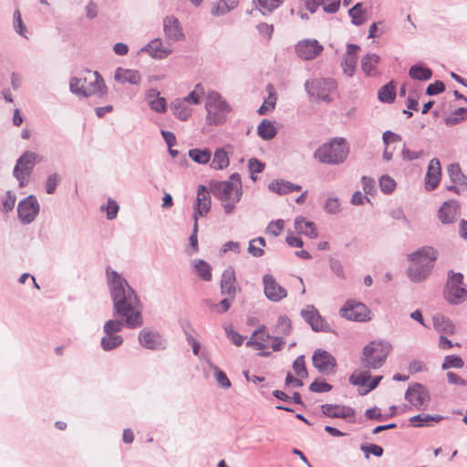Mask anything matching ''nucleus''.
Returning <instances> with one entry per match:
<instances>
[{"instance_id": "nucleus-34", "label": "nucleus", "mask_w": 467, "mask_h": 467, "mask_svg": "<svg viewBox=\"0 0 467 467\" xmlns=\"http://www.w3.org/2000/svg\"><path fill=\"white\" fill-rule=\"evenodd\" d=\"M295 228L299 234H305L310 238L317 237V231L316 229L315 223L306 221L304 217L296 218Z\"/></svg>"}, {"instance_id": "nucleus-18", "label": "nucleus", "mask_w": 467, "mask_h": 467, "mask_svg": "<svg viewBox=\"0 0 467 467\" xmlns=\"http://www.w3.org/2000/svg\"><path fill=\"white\" fill-rule=\"evenodd\" d=\"M211 210V196L207 188L200 185L197 190L196 201L194 203L193 219L198 223V217H203Z\"/></svg>"}, {"instance_id": "nucleus-56", "label": "nucleus", "mask_w": 467, "mask_h": 467, "mask_svg": "<svg viewBox=\"0 0 467 467\" xmlns=\"http://www.w3.org/2000/svg\"><path fill=\"white\" fill-rule=\"evenodd\" d=\"M275 95L272 91H269L268 98L265 99L263 105L257 110L258 114L265 115L268 110L273 109L275 106Z\"/></svg>"}, {"instance_id": "nucleus-19", "label": "nucleus", "mask_w": 467, "mask_h": 467, "mask_svg": "<svg viewBox=\"0 0 467 467\" xmlns=\"http://www.w3.org/2000/svg\"><path fill=\"white\" fill-rule=\"evenodd\" d=\"M321 409L323 414L327 417L344 419L351 423L355 422V410L349 406L324 404Z\"/></svg>"}, {"instance_id": "nucleus-64", "label": "nucleus", "mask_w": 467, "mask_h": 467, "mask_svg": "<svg viewBox=\"0 0 467 467\" xmlns=\"http://www.w3.org/2000/svg\"><path fill=\"white\" fill-rule=\"evenodd\" d=\"M361 450L365 452L367 459L369 457V454L377 457H380L383 454V448L377 444L361 445Z\"/></svg>"}, {"instance_id": "nucleus-28", "label": "nucleus", "mask_w": 467, "mask_h": 467, "mask_svg": "<svg viewBox=\"0 0 467 467\" xmlns=\"http://www.w3.org/2000/svg\"><path fill=\"white\" fill-rule=\"evenodd\" d=\"M146 100L151 110L157 113H163L166 111V99L163 97H161L160 92L157 89H149L146 94Z\"/></svg>"}, {"instance_id": "nucleus-49", "label": "nucleus", "mask_w": 467, "mask_h": 467, "mask_svg": "<svg viewBox=\"0 0 467 467\" xmlns=\"http://www.w3.org/2000/svg\"><path fill=\"white\" fill-rule=\"evenodd\" d=\"M203 93V88L202 84H197L194 89L190 92L186 97L180 98L187 105H198L201 101V95Z\"/></svg>"}, {"instance_id": "nucleus-33", "label": "nucleus", "mask_w": 467, "mask_h": 467, "mask_svg": "<svg viewBox=\"0 0 467 467\" xmlns=\"http://www.w3.org/2000/svg\"><path fill=\"white\" fill-rule=\"evenodd\" d=\"M171 109L177 119L183 121L188 119L192 113L191 107L185 104V102L180 99V98L171 101Z\"/></svg>"}, {"instance_id": "nucleus-17", "label": "nucleus", "mask_w": 467, "mask_h": 467, "mask_svg": "<svg viewBox=\"0 0 467 467\" xmlns=\"http://www.w3.org/2000/svg\"><path fill=\"white\" fill-rule=\"evenodd\" d=\"M461 214L460 203L456 200L444 202L438 211V218L442 224H451Z\"/></svg>"}, {"instance_id": "nucleus-44", "label": "nucleus", "mask_w": 467, "mask_h": 467, "mask_svg": "<svg viewBox=\"0 0 467 467\" xmlns=\"http://www.w3.org/2000/svg\"><path fill=\"white\" fill-rule=\"evenodd\" d=\"M378 98L381 102L391 103L396 98L395 87L389 82L381 87L378 91Z\"/></svg>"}, {"instance_id": "nucleus-43", "label": "nucleus", "mask_w": 467, "mask_h": 467, "mask_svg": "<svg viewBox=\"0 0 467 467\" xmlns=\"http://www.w3.org/2000/svg\"><path fill=\"white\" fill-rule=\"evenodd\" d=\"M348 16L351 17V23L355 26H361L365 23V9L361 3H357L348 10Z\"/></svg>"}, {"instance_id": "nucleus-1", "label": "nucleus", "mask_w": 467, "mask_h": 467, "mask_svg": "<svg viewBox=\"0 0 467 467\" xmlns=\"http://www.w3.org/2000/svg\"><path fill=\"white\" fill-rule=\"evenodd\" d=\"M106 274L113 301L114 316L122 317V320H108L103 327L104 333L118 334L124 325L129 328L141 327L142 305L135 291L115 270L108 268Z\"/></svg>"}, {"instance_id": "nucleus-41", "label": "nucleus", "mask_w": 467, "mask_h": 467, "mask_svg": "<svg viewBox=\"0 0 467 467\" xmlns=\"http://www.w3.org/2000/svg\"><path fill=\"white\" fill-rule=\"evenodd\" d=\"M229 165V157L227 152L223 149H217L214 152L211 167L214 170H223Z\"/></svg>"}, {"instance_id": "nucleus-12", "label": "nucleus", "mask_w": 467, "mask_h": 467, "mask_svg": "<svg viewBox=\"0 0 467 467\" xmlns=\"http://www.w3.org/2000/svg\"><path fill=\"white\" fill-rule=\"evenodd\" d=\"M405 400L415 409H426L431 396L428 389L420 383L410 385L405 392Z\"/></svg>"}, {"instance_id": "nucleus-9", "label": "nucleus", "mask_w": 467, "mask_h": 467, "mask_svg": "<svg viewBox=\"0 0 467 467\" xmlns=\"http://www.w3.org/2000/svg\"><path fill=\"white\" fill-rule=\"evenodd\" d=\"M307 94L312 98L330 102V94L337 88V82L332 78H317L305 83Z\"/></svg>"}, {"instance_id": "nucleus-38", "label": "nucleus", "mask_w": 467, "mask_h": 467, "mask_svg": "<svg viewBox=\"0 0 467 467\" xmlns=\"http://www.w3.org/2000/svg\"><path fill=\"white\" fill-rule=\"evenodd\" d=\"M257 134L263 140H269L275 138L276 130L270 120L265 119L257 127Z\"/></svg>"}, {"instance_id": "nucleus-47", "label": "nucleus", "mask_w": 467, "mask_h": 467, "mask_svg": "<svg viewBox=\"0 0 467 467\" xmlns=\"http://www.w3.org/2000/svg\"><path fill=\"white\" fill-rule=\"evenodd\" d=\"M358 57L357 56H344L341 61V67L343 73L351 78L354 76L357 67Z\"/></svg>"}, {"instance_id": "nucleus-20", "label": "nucleus", "mask_w": 467, "mask_h": 467, "mask_svg": "<svg viewBox=\"0 0 467 467\" xmlns=\"http://www.w3.org/2000/svg\"><path fill=\"white\" fill-rule=\"evenodd\" d=\"M163 32L168 40L178 42L185 39L181 22L173 16L164 17Z\"/></svg>"}, {"instance_id": "nucleus-30", "label": "nucleus", "mask_w": 467, "mask_h": 467, "mask_svg": "<svg viewBox=\"0 0 467 467\" xmlns=\"http://www.w3.org/2000/svg\"><path fill=\"white\" fill-rule=\"evenodd\" d=\"M443 420L441 415H430L426 413H420L412 416L409 419L410 425L414 428L431 427L434 423H438Z\"/></svg>"}, {"instance_id": "nucleus-13", "label": "nucleus", "mask_w": 467, "mask_h": 467, "mask_svg": "<svg viewBox=\"0 0 467 467\" xmlns=\"http://www.w3.org/2000/svg\"><path fill=\"white\" fill-rule=\"evenodd\" d=\"M272 331L275 336H273L271 348L273 351H279L285 344L284 337L288 336L292 331V322L290 318L286 316H280L277 322L273 327Z\"/></svg>"}, {"instance_id": "nucleus-31", "label": "nucleus", "mask_w": 467, "mask_h": 467, "mask_svg": "<svg viewBox=\"0 0 467 467\" xmlns=\"http://www.w3.org/2000/svg\"><path fill=\"white\" fill-rule=\"evenodd\" d=\"M380 57L375 53H368L361 59V69L367 77H376L379 72L377 66Z\"/></svg>"}, {"instance_id": "nucleus-37", "label": "nucleus", "mask_w": 467, "mask_h": 467, "mask_svg": "<svg viewBox=\"0 0 467 467\" xmlns=\"http://www.w3.org/2000/svg\"><path fill=\"white\" fill-rule=\"evenodd\" d=\"M123 343V337L118 334H105L101 338V348L105 351H110L119 348Z\"/></svg>"}, {"instance_id": "nucleus-39", "label": "nucleus", "mask_w": 467, "mask_h": 467, "mask_svg": "<svg viewBox=\"0 0 467 467\" xmlns=\"http://www.w3.org/2000/svg\"><path fill=\"white\" fill-rule=\"evenodd\" d=\"M409 76L415 80H429L431 78L432 72L421 65H413L409 70Z\"/></svg>"}, {"instance_id": "nucleus-6", "label": "nucleus", "mask_w": 467, "mask_h": 467, "mask_svg": "<svg viewBox=\"0 0 467 467\" xmlns=\"http://www.w3.org/2000/svg\"><path fill=\"white\" fill-rule=\"evenodd\" d=\"M444 298L451 305H460L467 299V289L463 275L452 270L448 272V278L443 291Z\"/></svg>"}, {"instance_id": "nucleus-46", "label": "nucleus", "mask_w": 467, "mask_h": 467, "mask_svg": "<svg viewBox=\"0 0 467 467\" xmlns=\"http://www.w3.org/2000/svg\"><path fill=\"white\" fill-rule=\"evenodd\" d=\"M189 157L197 163L206 164L211 160V150L208 149H192L189 150Z\"/></svg>"}, {"instance_id": "nucleus-27", "label": "nucleus", "mask_w": 467, "mask_h": 467, "mask_svg": "<svg viewBox=\"0 0 467 467\" xmlns=\"http://www.w3.org/2000/svg\"><path fill=\"white\" fill-rule=\"evenodd\" d=\"M236 278L234 270L231 267L225 269L221 278V294L234 298L236 295Z\"/></svg>"}, {"instance_id": "nucleus-54", "label": "nucleus", "mask_w": 467, "mask_h": 467, "mask_svg": "<svg viewBox=\"0 0 467 467\" xmlns=\"http://www.w3.org/2000/svg\"><path fill=\"white\" fill-rule=\"evenodd\" d=\"M380 190L385 193H391L396 187L395 181L389 175H383L379 179Z\"/></svg>"}, {"instance_id": "nucleus-53", "label": "nucleus", "mask_w": 467, "mask_h": 467, "mask_svg": "<svg viewBox=\"0 0 467 467\" xmlns=\"http://www.w3.org/2000/svg\"><path fill=\"white\" fill-rule=\"evenodd\" d=\"M324 210L329 214H337L340 213L341 207L337 198L329 197L324 204Z\"/></svg>"}, {"instance_id": "nucleus-58", "label": "nucleus", "mask_w": 467, "mask_h": 467, "mask_svg": "<svg viewBox=\"0 0 467 467\" xmlns=\"http://www.w3.org/2000/svg\"><path fill=\"white\" fill-rule=\"evenodd\" d=\"M293 369L297 377L306 378L307 371L305 365L304 356H299L293 363Z\"/></svg>"}, {"instance_id": "nucleus-48", "label": "nucleus", "mask_w": 467, "mask_h": 467, "mask_svg": "<svg viewBox=\"0 0 467 467\" xmlns=\"http://www.w3.org/2000/svg\"><path fill=\"white\" fill-rule=\"evenodd\" d=\"M16 202V196L15 192L12 191H7L2 197H1V211L5 213H7L11 212Z\"/></svg>"}, {"instance_id": "nucleus-62", "label": "nucleus", "mask_w": 467, "mask_h": 467, "mask_svg": "<svg viewBox=\"0 0 467 467\" xmlns=\"http://www.w3.org/2000/svg\"><path fill=\"white\" fill-rule=\"evenodd\" d=\"M248 168L251 173V179L255 181L256 178L254 176V174L261 173L265 169V163L255 158H252L248 161Z\"/></svg>"}, {"instance_id": "nucleus-59", "label": "nucleus", "mask_w": 467, "mask_h": 467, "mask_svg": "<svg viewBox=\"0 0 467 467\" xmlns=\"http://www.w3.org/2000/svg\"><path fill=\"white\" fill-rule=\"evenodd\" d=\"M264 12L271 13L279 7L285 0H256Z\"/></svg>"}, {"instance_id": "nucleus-21", "label": "nucleus", "mask_w": 467, "mask_h": 467, "mask_svg": "<svg viewBox=\"0 0 467 467\" xmlns=\"http://www.w3.org/2000/svg\"><path fill=\"white\" fill-rule=\"evenodd\" d=\"M313 365L317 370L328 374L336 366L334 357L326 350L317 349L312 357Z\"/></svg>"}, {"instance_id": "nucleus-51", "label": "nucleus", "mask_w": 467, "mask_h": 467, "mask_svg": "<svg viewBox=\"0 0 467 467\" xmlns=\"http://www.w3.org/2000/svg\"><path fill=\"white\" fill-rule=\"evenodd\" d=\"M463 119H467V108H459L455 109L451 115L446 118L445 122L447 125L452 126Z\"/></svg>"}, {"instance_id": "nucleus-61", "label": "nucleus", "mask_w": 467, "mask_h": 467, "mask_svg": "<svg viewBox=\"0 0 467 467\" xmlns=\"http://www.w3.org/2000/svg\"><path fill=\"white\" fill-rule=\"evenodd\" d=\"M235 6L234 2L231 3V5H228L226 0H220L216 6L213 8L212 13L215 16H222L229 12Z\"/></svg>"}, {"instance_id": "nucleus-22", "label": "nucleus", "mask_w": 467, "mask_h": 467, "mask_svg": "<svg viewBox=\"0 0 467 467\" xmlns=\"http://www.w3.org/2000/svg\"><path fill=\"white\" fill-rule=\"evenodd\" d=\"M139 341L140 345L148 349H164V342L161 335L148 328L142 329L139 334Z\"/></svg>"}, {"instance_id": "nucleus-40", "label": "nucleus", "mask_w": 467, "mask_h": 467, "mask_svg": "<svg viewBox=\"0 0 467 467\" xmlns=\"http://www.w3.org/2000/svg\"><path fill=\"white\" fill-rule=\"evenodd\" d=\"M193 267L196 274L204 281L212 280V267L206 261L197 259L193 262Z\"/></svg>"}, {"instance_id": "nucleus-16", "label": "nucleus", "mask_w": 467, "mask_h": 467, "mask_svg": "<svg viewBox=\"0 0 467 467\" xmlns=\"http://www.w3.org/2000/svg\"><path fill=\"white\" fill-rule=\"evenodd\" d=\"M83 79L86 80L84 84V92L86 98L97 95L99 97H104L107 94V88L101 76L97 72H88V76Z\"/></svg>"}, {"instance_id": "nucleus-10", "label": "nucleus", "mask_w": 467, "mask_h": 467, "mask_svg": "<svg viewBox=\"0 0 467 467\" xmlns=\"http://www.w3.org/2000/svg\"><path fill=\"white\" fill-rule=\"evenodd\" d=\"M339 314L345 319L355 322H367L371 320V311L363 303L356 300H348L339 309Z\"/></svg>"}, {"instance_id": "nucleus-29", "label": "nucleus", "mask_w": 467, "mask_h": 467, "mask_svg": "<svg viewBox=\"0 0 467 467\" xmlns=\"http://www.w3.org/2000/svg\"><path fill=\"white\" fill-rule=\"evenodd\" d=\"M114 78L121 84L138 85L140 82L141 77L138 70L118 67L115 71Z\"/></svg>"}, {"instance_id": "nucleus-42", "label": "nucleus", "mask_w": 467, "mask_h": 467, "mask_svg": "<svg viewBox=\"0 0 467 467\" xmlns=\"http://www.w3.org/2000/svg\"><path fill=\"white\" fill-rule=\"evenodd\" d=\"M205 362L209 368L213 371L214 377L218 384L223 389L230 388L231 381L227 378L226 374L223 371H222L216 365H214L209 358H205Z\"/></svg>"}, {"instance_id": "nucleus-2", "label": "nucleus", "mask_w": 467, "mask_h": 467, "mask_svg": "<svg viewBox=\"0 0 467 467\" xmlns=\"http://www.w3.org/2000/svg\"><path fill=\"white\" fill-rule=\"evenodd\" d=\"M436 258V251L430 246H424L410 254L409 259L411 265L407 270L410 280L415 283L425 280L431 274Z\"/></svg>"}, {"instance_id": "nucleus-55", "label": "nucleus", "mask_w": 467, "mask_h": 467, "mask_svg": "<svg viewBox=\"0 0 467 467\" xmlns=\"http://www.w3.org/2000/svg\"><path fill=\"white\" fill-rule=\"evenodd\" d=\"M329 268L331 272L337 275L338 278L344 280L346 279V275L344 271V267L342 263L338 259L330 258L329 259Z\"/></svg>"}, {"instance_id": "nucleus-32", "label": "nucleus", "mask_w": 467, "mask_h": 467, "mask_svg": "<svg viewBox=\"0 0 467 467\" xmlns=\"http://www.w3.org/2000/svg\"><path fill=\"white\" fill-rule=\"evenodd\" d=\"M268 189L280 195L287 194L292 192L301 191L302 187L285 180H275L269 183Z\"/></svg>"}, {"instance_id": "nucleus-3", "label": "nucleus", "mask_w": 467, "mask_h": 467, "mask_svg": "<svg viewBox=\"0 0 467 467\" xmlns=\"http://www.w3.org/2000/svg\"><path fill=\"white\" fill-rule=\"evenodd\" d=\"M392 350L391 344L384 339L370 341L363 348L360 360L364 368L378 369L381 368Z\"/></svg>"}, {"instance_id": "nucleus-5", "label": "nucleus", "mask_w": 467, "mask_h": 467, "mask_svg": "<svg viewBox=\"0 0 467 467\" xmlns=\"http://www.w3.org/2000/svg\"><path fill=\"white\" fill-rule=\"evenodd\" d=\"M205 109L207 124L221 125L226 121L231 107L217 91H210L206 97Z\"/></svg>"}, {"instance_id": "nucleus-36", "label": "nucleus", "mask_w": 467, "mask_h": 467, "mask_svg": "<svg viewBox=\"0 0 467 467\" xmlns=\"http://www.w3.org/2000/svg\"><path fill=\"white\" fill-rule=\"evenodd\" d=\"M448 174L452 183H457L463 191H467V176L462 172L459 164H450L448 167Z\"/></svg>"}, {"instance_id": "nucleus-26", "label": "nucleus", "mask_w": 467, "mask_h": 467, "mask_svg": "<svg viewBox=\"0 0 467 467\" xmlns=\"http://www.w3.org/2000/svg\"><path fill=\"white\" fill-rule=\"evenodd\" d=\"M140 51L148 53L152 58L164 59L171 54L172 49L169 47H164L161 38H154L143 47Z\"/></svg>"}, {"instance_id": "nucleus-15", "label": "nucleus", "mask_w": 467, "mask_h": 467, "mask_svg": "<svg viewBox=\"0 0 467 467\" xmlns=\"http://www.w3.org/2000/svg\"><path fill=\"white\" fill-rule=\"evenodd\" d=\"M263 285L265 296L272 302H280L287 296L285 288L281 286L270 274L263 276Z\"/></svg>"}, {"instance_id": "nucleus-8", "label": "nucleus", "mask_w": 467, "mask_h": 467, "mask_svg": "<svg viewBox=\"0 0 467 467\" xmlns=\"http://www.w3.org/2000/svg\"><path fill=\"white\" fill-rule=\"evenodd\" d=\"M43 157L34 151H25L16 161L13 174L19 182L20 187H24L28 182V178L36 163L42 161Z\"/></svg>"}, {"instance_id": "nucleus-24", "label": "nucleus", "mask_w": 467, "mask_h": 467, "mask_svg": "<svg viewBox=\"0 0 467 467\" xmlns=\"http://www.w3.org/2000/svg\"><path fill=\"white\" fill-rule=\"evenodd\" d=\"M301 316L314 331L318 332L326 330V321L314 306H306V308L301 310Z\"/></svg>"}, {"instance_id": "nucleus-25", "label": "nucleus", "mask_w": 467, "mask_h": 467, "mask_svg": "<svg viewBox=\"0 0 467 467\" xmlns=\"http://www.w3.org/2000/svg\"><path fill=\"white\" fill-rule=\"evenodd\" d=\"M441 178V162L437 158L431 160L425 176V189L434 190L440 183Z\"/></svg>"}, {"instance_id": "nucleus-57", "label": "nucleus", "mask_w": 467, "mask_h": 467, "mask_svg": "<svg viewBox=\"0 0 467 467\" xmlns=\"http://www.w3.org/2000/svg\"><path fill=\"white\" fill-rule=\"evenodd\" d=\"M285 225V222L282 219H278L276 221H272L266 227L265 233L277 236L280 234V233L283 231Z\"/></svg>"}, {"instance_id": "nucleus-23", "label": "nucleus", "mask_w": 467, "mask_h": 467, "mask_svg": "<svg viewBox=\"0 0 467 467\" xmlns=\"http://www.w3.org/2000/svg\"><path fill=\"white\" fill-rule=\"evenodd\" d=\"M270 340L273 342V336L267 332L265 326H261L253 332L250 339L246 342V346L253 347L256 350H263L268 347L271 348V344L268 343Z\"/></svg>"}, {"instance_id": "nucleus-45", "label": "nucleus", "mask_w": 467, "mask_h": 467, "mask_svg": "<svg viewBox=\"0 0 467 467\" xmlns=\"http://www.w3.org/2000/svg\"><path fill=\"white\" fill-rule=\"evenodd\" d=\"M266 245L263 237H257L249 242L248 252L254 257H261L265 254L264 247Z\"/></svg>"}, {"instance_id": "nucleus-52", "label": "nucleus", "mask_w": 467, "mask_h": 467, "mask_svg": "<svg viewBox=\"0 0 467 467\" xmlns=\"http://www.w3.org/2000/svg\"><path fill=\"white\" fill-rule=\"evenodd\" d=\"M463 365L464 363L461 357L457 355H449L445 357L441 365V368L443 370L449 369L451 368H461L463 367Z\"/></svg>"}, {"instance_id": "nucleus-4", "label": "nucleus", "mask_w": 467, "mask_h": 467, "mask_svg": "<svg viewBox=\"0 0 467 467\" xmlns=\"http://www.w3.org/2000/svg\"><path fill=\"white\" fill-rule=\"evenodd\" d=\"M348 147L344 139H334L321 145L315 152L314 158L324 164L338 165L347 159Z\"/></svg>"}, {"instance_id": "nucleus-50", "label": "nucleus", "mask_w": 467, "mask_h": 467, "mask_svg": "<svg viewBox=\"0 0 467 467\" xmlns=\"http://www.w3.org/2000/svg\"><path fill=\"white\" fill-rule=\"evenodd\" d=\"M85 83L86 80L83 78H72L69 82L70 91L79 98H86V93L84 92Z\"/></svg>"}, {"instance_id": "nucleus-35", "label": "nucleus", "mask_w": 467, "mask_h": 467, "mask_svg": "<svg viewBox=\"0 0 467 467\" xmlns=\"http://www.w3.org/2000/svg\"><path fill=\"white\" fill-rule=\"evenodd\" d=\"M434 328L441 333L451 335L454 333V325L441 314H436L432 317Z\"/></svg>"}, {"instance_id": "nucleus-11", "label": "nucleus", "mask_w": 467, "mask_h": 467, "mask_svg": "<svg viewBox=\"0 0 467 467\" xmlns=\"http://www.w3.org/2000/svg\"><path fill=\"white\" fill-rule=\"evenodd\" d=\"M40 211L36 197L30 194L21 200L17 205V217L23 224L33 223Z\"/></svg>"}, {"instance_id": "nucleus-7", "label": "nucleus", "mask_w": 467, "mask_h": 467, "mask_svg": "<svg viewBox=\"0 0 467 467\" xmlns=\"http://www.w3.org/2000/svg\"><path fill=\"white\" fill-rule=\"evenodd\" d=\"M213 194L219 199L226 214H231L235 209L243 195V190L233 186L232 183L225 182H217L213 185Z\"/></svg>"}, {"instance_id": "nucleus-14", "label": "nucleus", "mask_w": 467, "mask_h": 467, "mask_svg": "<svg viewBox=\"0 0 467 467\" xmlns=\"http://www.w3.org/2000/svg\"><path fill=\"white\" fill-rule=\"evenodd\" d=\"M323 49V46L317 39L311 38L300 40L295 46L296 54L303 60L315 59Z\"/></svg>"}, {"instance_id": "nucleus-63", "label": "nucleus", "mask_w": 467, "mask_h": 467, "mask_svg": "<svg viewBox=\"0 0 467 467\" xmlns=\"http://www.w3.org/2000/svg\"><path fill=\"white\" fill-rule=\"evenodd\" d=\"M101 209L106 210L107 218L109 220H113L114 218L117 217L119 207L116 201L109 198L108 200L107 206L106 207L102 206Z\"/></svg>"}, {"instance_id": "nucleus-60", "label": "nucleus", "mask_w": 467, "mask_h": 467, "mask_svg": "<svg viewBox=\"0 0 467 467\" xmlns=\"http://www.w3.org/2000/svg\"><path fill=\"white\" fill-rule=\"evenodd\" d=\"M59 182L60 176L57 172L50 174L46 181V192L47 194H53Z\"/></svg>"}]
</instances>
